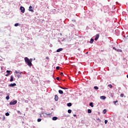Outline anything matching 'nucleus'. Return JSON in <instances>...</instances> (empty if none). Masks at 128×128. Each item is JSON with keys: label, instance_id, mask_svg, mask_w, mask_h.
Returning <instances> with one entry per match:
<instances>
[{"label": "nucleus", "instance_id": "nucleus-22", "mask_svg": "<svg viewBox=\"0 0 128 128\" xmlns=\"http://www.w3.org/2000/svg\"><path fill=\"white\" fill-rule=\"evenodd\" d=\"M116 102H118V100H116V101H114V104H116Z\"/></svg>", "mask_w": 128, "mask_h": 128}, {"label": "nucleus", "instance_id": "nucleus-15", "mask_svg": "<svg viewBox=\"0 0 128 128\" xmlns=\"http://www.w3.org/2000/svg\"><path fill=\"white\" fill-rule=\"evenodd\" d=\"M90 106H92V108H94V104L92 102H90Z\"/></svg>", "mask_w": 128, "mask_h": 128}, {"label": "nucleus", "instance_id": "nucleus-21", "mask_svg": "<svg viewBox=\"0 0 128 128\" xmlns=\"http://www.w3.org/2000/svg\"><path fill=\"white\" fill-rule=\"evenodd\" d=\"M60 88H62V90H68V88H62V87H60Z\"/></svg>", "mask_w": 128, "mask_h": 128}, {"label": "nucleus", "instance_id": "nucleus-13", "mask_svg": "<svg viewBox=\"0 0 128 128\" xmlns=\"http://www.w3.org/2000/svg\"><path fill=\"white\" fill-rule=\"evenodd\" d=\"M113 49L114 50H116L117 52H122V50H116V48H113Z\"/></svg>", "mask_w": 128, "mask_h": 128}, {"label": "nucleus", "instance_id": "nucleus-28", "mask_svg": "<svg viewBox=\"0 0 128 128\" xmlns=\"http://www.w3.org/2000/svg\"><path fill=\"white\" fill-rule=\"evenodd\" d=\"M68 114H72V110H68Z\"/></svg>", "mask_w": 128, "mask_h": 128}, {"label": "nucleus", "instance_id": "nucleus-32", "mask_svg": "<svg viewBox=\"0 0 128 128\" xmlns=\"http://www.w3.org/2000/svg\"><path fill=\"white\" fill-rule=\"evenodd\" d=\"M104 124H108V120H104Z\"/></svg>", "mask_w": 128, "mask_h": 128}, {"label": "nucleus", "instance_id": "nucleus-33", "mask_svg": "<svg viewBox=\"0 0 128 128\" xmlns=\"http://www.w3.org/2000/svg\"><path fill=\"white\" fill-rule=\"evenodd\" d=\"M10 73H8L6 76H10Z\"/></svg>", "mask_w": 128, "mask_h": 128}, {"label": "nucleus", "instance_id": "nucleus-34", "mask_svg": "<svg viewBox=\"0 0 128 128\" xmlns=\"http://www.w3.org/2000/svg\"><path fill=\"white\" fill-rule=\"evenodd\" d=\"M6 72H8V74H10V70H8L6 71Z\"/></svg>", "mask_w": 128, "mask_h": 128}, {"label": "nucleus", "instance_id": "nucleus-29", "mask_svg": "<svg viewBox=\"0 0 128 128\" xmlns=\"http://www.w3.org/2000/svg\"><path fill=\"white\" fill-rule=\"evenodd\" d=\"M38 122H42V119H40V118L38 119Z\"/></svg>", "mask_w": 128, "mask_h": 128}, {"label": "nucleus", "instance_id": "nucleus-14", "mask_svg": "<svg viewBox=\"0 0 128 128\" xmlns=\"http://www.w3.org/2000/svg\"><path fill=\"white\" fill-rule=\"evenodd\" d=\"M58 120V117L54 116V117L52 118V120Z\"/></svg>", "mask_w": 128, "mask_h": 128}, {"label": "nucleus", "instance_id": "nucleus-18", "mask_svg": "<svg viewBox=\"0 0 128 128\" xmlns=\"http://www.w3.org/2000/svg\"><path fill=\"white\" fill-rule=\"evenodd\" d=\"M88 114H92V110L90 109H89L88 110Z\"/></svg>", "mask_w": 128, "mask_h": 128}, {"label": "nucleus", "instance_id": "nucleus-8", "mask_svg": "<svg viewBox=\"0 0 128 128\" xmlns=\"http://www.w3.org/2000/svg\"><path fill=\"white\" fill-rule=\"evenodd\" d=\"M54 100L56 102H58V96L56 95L54 96Z\"/></svg>", "mask_w": 128, "mask_h": 128}, {"label": "nucleus", "instance_id": "nucleus-31", "mask_svg": "<svg viewBox=\"0 0 128 128\" xmlns=\"http://www.w3.org/2000/svg\"><path fill=\"white\" fill-rule=\"evenodd\" d=\"M97 120H98V122H102V120H100V118H98Z\"/></svg>", "mask_w": 128, "mask_h": 128}, {"label": "nucleus", "instance_id": "nucleus-1", "mask_svg": "<svg viewBox=\"0 0 128 128\" xmlns=\"http://www.w3.org/2000/svg\"><path fill=\"white\" fill-rule=\"evenodd\" d=\"M24 60L26 64H28L29 66H32V59H30V60L27 57H26L24 58Z\"/></svg>", "mask_w": 128, "mask_h": 128}, {"label": "nucleus", "instance_id": "nucleus-24", "mask_svg": "<svg viewBox=\"0 0 128 128\" xmlns=\"http://www.w3.org/2000/svg\"><path fill=\"white\" fill-rule=\"evenodd\" d=\"M19 24H20L16 23V24H14V26H19Z\"/></svg>", "mask_w": 128, "mask_h": 128}, {"label": "nucleus", "instance_id": "nucleus-25", "mask_svg": "<svg viewBox=\"0 0 128 128\" xmlns=\"http://www.w3.org/2000/svg\"><path fill=\"white\" fill-rule=\"evenodd\" d=\"M94 90H98V87L95 86H94Z\"/></svg>", "mask_w": 128, "mask_h": 128}, {"label": "nucleus", "instance_id": "nucleus-39", "mask_svg": "<svg viewBox=\"0 0 128 128\" xmlns=\"http://www.w3.org/2000/svg\"><path fill=\"white\" fill-rule=\"evenodd\" d=\"M60 75H61V76H63V75H64V73H63L62 72L60 73Z\"/></svg>", "mask_w": 128, "mask_h": 128}, {"label": "nucleus", "instance_id": "nucleus-40", "mask_svg": "<svg viewBox=\"0 0 128 128\" xmlns=\"http://www.w3.org/2000/svg\"><path fill=\"white\" fill-rule=\"evenodd\" d=\"M49 58H48V56H46V60H49Z\"/></svg>", "mask_w": 128, "mask_h": 128}, {"label": "nucleus", "instance_id": "nucleus-23", "mask_svg": "<svg viewBox=\"0 0 128 128\" xmlns=\"http://www.w3.org/2000/svg\"><path fill=\"white\" fill-rule=\"evenodd\" d=\"M5 114L6 116H10V114L8 112H6Z\"/></svg>", "mask_w": 128, "mask_h": 128}, {"label": "nucleus", "instance_id": "nucleus-42", "mask_svg": "<svg viewBox=\"0 0 128 128\" xmlns=\"http://www.w3.org/2000/svg\"><path fill=\"white\" fill-rule=\"evenodd\" d=\"M101 52H104V50H101Z\"/></svg>", "mask_w": 128, "mask_h": 128}, {"label": "nucleus", "instance_id": "nucleus-5", "mask_svg": "<svg viewBox=\"0 0 128 128\" xmlns=\"http://www.w3.org/2000/svg\"><path fill=\"white\" fill-rule=\"evenodd\" d=\"M29 11L30 12H34V10H32V6H29Z\"/></svg>", "mask_w": 128, "mask_h": 128}, {"label": "nucleus", "instance_id": "nucleus-9", "mask_svg": "<svg viewBox=\"0 0 128 128\" xmlns=\"http://www.w3.org/2000/svg\"><path fill=\"white\" fill-rule=\"evenodd\" d=\"M100 98L101 100H106V96H101L100 97Z\"/></svg>", "mask_w": 128, "mask_h": 128}, {"label": "nucleus", "instance_id": "nucleus-36", "mask_svg": "<svg viewBox=\"0 0 128 128\" xmlns=\"http://www.w3.org/2000/svg\"><path fill=\"white\" fill-rule=\"evenodd\" d=\"M56 69H57L58 70H60V66H56Z\"/></svg>", "mask_w": 128, "mask_h": 128}, {"label": "nucleus", "instance_id": "nucleus-2", "mask_svg": "<svg viewBox=\"0 0 128 128\" xmlns=\"http://www.w3.org/2000/svg\"><path fill=\"white\" fill-rule=\"evenodd\" d=\"M18 104V100H15L13 102H10V106H14V104Z\"/></svg>", "mask_w": 128, "mask_h": 128}, {"label": "nucleus", "instance_id": "nucleus-16", "mask_svg": "<svg viewBox=\"0 0 128 128\" xmlns=\"http://www.w3.org/2000/svg\"><path fill=\"white\" fill-rule=\"evenodd\" d=\"M108 88H112V84H108Z\"/></svg>", "mask_w": 128, "mask_h": 128}, {"label": "nucleus", "instance_id": "nucleus-6", "mask_svg": "<svg viewBox=\"0 0 128 128\" xmlns=\"http://www.w3.org/2000/svg\"><path fill=\"white\" fill-rule=\"evenodd\" d=\"M98 38H100V34H96V37L94 38V40H98Z\"/></svg>", "mask_w": 128, "mask_h": 128}, {"label": "nucleus", "instance_id": "nucleus-35", "mask_svg": "<svg viewBox=\"0 0 128 128\" xmlns=\"http://www.w3.org/2000/svg\"><path fill=\"white\" fill-rule=\"evenodd\" d=\"M18 113L20 114H22V112H20V111H18Z\"/></svg>", "mask_w": 128, "mask_h": 128}, {"label": "nucleus", "instance_id": "nucleus-19", "mask_svg": "<svg viewBox=\"0 0 128 128\" xmlns=\"http://www.w3.org/2000/svg\"><path fill=\"white\" fill-rule=\"evenodd\" d=\"M94 39L92 38L90 40V44H92L94 42Z\"/></svg>", "mask_w": 128, "mask_h": 128}, {"label": "nucleus", "instance_id": "nucleus-7", "mask_svg": "<svg viewBox=\"0 0 128 128\" xmlns=\"http://www.w3.org/2000/svg\"><path fill=\"white\" fill-rule=\"evenodd\" d=\"M62 48H58L56 50V52H62Z\"/></svg>", "mask_w": 128, "mask_h": 128}, {"label": "nucleus", "instance_id": "nucleus-3", "mask_svg": "<svg viewBox=\"0 0 128 128\" xmlns=\"http://www.w3.org/2000/svg\"><path fill=\"white\" fill-rule=\"evenodd\" d=\"M20 10H21V12H22V14H24V12H25V10H26V9H25L24 7L21 6V7L20 8Z\"/></svg>", "mask_w": 128, "mask_h": 128}, {"label": "nucleus", "instance_id": "nucleus-10", "mask_svg": "<svg viewBox=\"0 0 128 128\" xmlns=\"http://www.w3.org/2000/svg\"><path fill=\"white\" fill-rule=\"evenodd\" d=\"M18 78H22V72L17 74Z\"/></svg>", "mask_w": 128, "mask_h": 128}, {"label": "nucleus", "instance_id": "nucleus-11", "mask_svg": "<svg viewBox=\"0 0 128 128\" xmlns=\"http://www.w3.org/2000/svg\"><path fill=\"white\" fill-rule=\"evenodd\" d=\"M10 82H14V76H10Z\"/></svg>", "mask_w": 128, "mask_h": 128}, {"label": "nucleus", "instance_id": "nucleus-12", "mask_svg": "<svg viewBox=\"0 0 128 128\" xmlns=\"http://www.w3.org/2000/svg\"><path fill=\"white\" fill-rule=\"evenodd\" d=\"M58 92L60 94H64V92L62 90H58Z\"/></svg>", "mask_w": 128, "mask_h": 128}, {"label": "nucleus", "instance_id": "nucleus-30", "mask_svg": "<svg viewBox=\"0 0 128 128\" xmlns=\"http://www.w3.org/2000/svg\"><path fill=\"white\" fill-rule=\"evenodd\" d=\"M2 120H6V117L4 116H3L2 118Z\"/></svg>", "mask_w": 128, "mask_h": 128}, {"label": "nucleus", "instance_id": "nucleus-20", "mask_svg": "<svg viewBox=\"0 0 128 128\" xmlns=\"http://www.w3.org/2000/svg\"><path fill=\"white\" fill-rule=\"evenodd\" d=\"M68 106H72V103L70 102L67 104Z\"/></svg>", "mask_w": 128, "mask_h": 128}, {"label": "nucleus", "instance_id": "nucleus-27", "mask_svg": "<svg viewBox=\"0 0 128 128\" xmlns=\"http://www.w3.org/2000/svg\"><path fill=\"white\" fill-rule=\"evenodd\" d=\"M6 100H10V96H6Z\"/></svg>", "mask_w": 128, "mask_h": 128}, {"label": "nucleus", "instance_id": "nucleus-26", "mask_svg": "<svg viewBox=\"0 0 128 128\" xmlns=\"http://www.w3.org/2000/svg\"><path fill=\"white\" fill-rule=\"evenodd\" d=\"M103 113L104 114H106V109H105V110H103Z\"/></svg>", "mask_w": 128, "mask_h": 128}, {"label": "nucleus", "instance_id": "nucleus-38", "mask_svg": "<svg viewBox=\"0 0 128 128\" xmlns=\"http://www.w3.org/2000/svg\"><path fill=\"white\" fill-rule=\"evenodd\" d=\"M56 78L57 80H60V77H57Z\"/></svg>", "mask_w": 128, "mask_h": 128}, {"label": "nucleus", "instance_id": "nucleus-17", "mask_svg": "<svg viewBox=\"0 0 128 128\" xmlns=\"http://www.w3.org/2000/svg\"><path fill=\"white\" fill-rule=\"evenodd\" d=\"M120 98H126V96H124V94H120Z\"/></svg>", "mask_w": 128, "mask_h": 128}, {"label": "nucleus", "instance_id": "nucleus-4", "mask_svg": "<svg viewBox=\"0 0 128 128\" xmlns=\"http://www.w3.org/2000/svg\"><path fill=\"white\" fill-rule=\"evenodd\" d=\"M16 86V83H14L10 84L8 86L10 88H14V86Z\"/></svg>", "mask_w": 128, "mask_h": 128}, {"label": "nucleus", "instance_id": "nucleus-37", "mask_svg": "<svg viewBox=\"0 0 128 128\" xmlns=\"http://www.w3.org/2000/svg\"><path fill=\"white\" fill-rule=\"evenodd\" d=\"M16 74H20V72L18 71H16L15 72Z\"/></svg>", "mask_w": 128, "mask_h": 128}, {"label": "nucleus", "instance_id": "nucleus-41", "mask_svg": "<svg viewBox=\"0 0 128 128\" xmlns=\"http://www.w3.org/2000/svg\"><path fill=\"white\" fill-rule=\"evenodd\" d=\"M74 116H76V114H73Z\"/></svg>", "mask_w": 128, "mask_h": 128}]
</instances>
